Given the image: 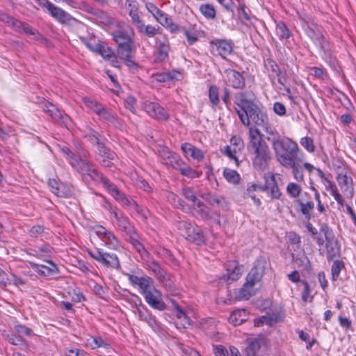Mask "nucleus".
<instances>
[{
    "instance_id": "obj_1",
    "label": "nucleus",
    "mask_w": 356,
    "mask_h": 356,
    "mask_svg": "<svg viewBox=\"0 0 356 356\" xmlns=\"http://www.w3.org/2000/svg\"><path fill=\"white\" fill-rule=\"evenodd\" d=\"M234 108L241 123L246 127H261L266 134L273 136L274 129L270 124L268 115L258 105L247 98L245 92H238L234 97Z\"/></svg>"
},
{
    "instance_id": "obj_2",
    "label": "nucleus",
    "mask_w": 356,
    "mask_h": 356,
    "mask_svg": "<svg viewBox=\"0 0 356 356\" xmlns=\"http://www.w3.org/2000/svg\"><path fill=\"white\" fill-rule=\"evenodd\" d=\"M273 148L277 161L286 168L292 169L294 178L302 176L300 172L301 165L297 162L300 148L297 143L287 137H281L277 134L272 140Z\"/></svg>"
},
{
    "instance_id": "obj_3",
    "label": "nucleus",
    "mask_w": 356,
    "mask_h": 356,
    "mask_svg": "<svg viewBox=\"0 0 356 356\" xmlns=\"http://www.w3.org/2000/svg\"><path fill=\"white\" fill-rule=\"evenodd\" d=\"M61 152L72 167L81 176L90 178L99 176L95 166L89 161L90 154L86 149L81 148L74 154L67 147H63Z\"/></svg>"
},
{
    "instance_id": "obj_4",
    "label": "nucleus",
    "mask_w": 356,
    "mask_h": 356,
    "mask_svg": "<svg viewBox=\"0 0 356 356\" xmlns=\"http://www.w3.org/2000/svg\"><path fill=\"white\" fill-rule=\"evenodd\" d=\"M249 149L255 154L254 165L260 169L264 168L270 159V151L266 142L263 140V134L257 127L249 128Z\"/></svg>"
},
{
    "instance_id": "obj_5",
    "label": "nucleus",
    "mask_w": 356,
    "mask_h": 356,
    "mask_svg": "<svg viewBox=\"0 0 356 356\" xmlns=\"http://www.w3.org/2000/svg\"><path fill=\"white\" fill-rule=\"evenodd\" d=\"M266 261L264 259H257L255 265L246 277V282L238 292L239 299H249L252 295V288L263 277Z\"/></svg>"
},
{
    "instance_id": "obj_6",
    "label": "nucleus",
    "mask_w": 356,
    "mask_h": 356,
    "mask_svg": "<svg viewBox=\"0 0 356 356\" xmlns=\"http://www.w3.org/2000/svg\"><path fill=\"white\" fill-rule=\"evenodd\" d=\"M176 225L180 234L188 241L197 245L204 243L205 238L202 233L199 230H195L188 222L179 220Z\"/></svg>"
},
{
    "instance_id": "obj_7",
    "label": "nucleus",
    "mask_w": 356,
    "mask_h": 356,
    "mask_svg": "<svg viewBox=\"0 0 356 356\" xmlns=\"http://www.w3.org/2000/svg\"><path fill=\"white\" fill-rule=\"evenodd\" d=\"M88 254L94 259L107 268L119 269L120 268V261L115 254L104 252L99 250L88 251Z\"/></svg>"
},
{
    "instance_id": "obj_8",
    "label": "nucleus",
    "mask_w": 356,
    "mask_h": 356,
    "mask_svg": "<svg viewBox=\"0 0 356 356\" xmlns=\"http://www.w3.org/2000/svg\"><path fill=\"white\" fill-rule=\"evenodd\" d=\"M307 35L313 40L320 51L325 52L330 49V44L325 40L321 29L317 24L312 23V26H308L305 30Z\"/></svg>"
},
{
    "instance_id": "obj_9",
    "label": "nucleus",
    "mask_w": 356,
    "mask_h": 356,
    "mask_svg": "<svg viewBox=\"0 0 356 356\" xmlns=\"http://www.w3.org/2000/svg\"><path fill=\"white\" fill-rule=\"evenodd\" d=\"M142 109L149 116L159 120H166L169 115L168 112L157 102L145 100L141 103Z\"/></svg>"
},
{
    "instance_id": "obj_10",
    "label": "nucleus",
    "mask_w": 356,
    "mask_h": 356,
    "mask_svg": "<svg viewBox=\"0 0 356 356\" xmlns=\"http://www.w3.org/2000/svg\"><path fill=\"white\" fill-rule=\"evenodd\" d=\"M45 6L43 9L47 12L53 18L61 24H67L73 19L72 17L63 9L55 6L51 1H44Z\"/></svg>"
},
{
    "instance_id": "obj_11",
    "label": "nucleus",
    "mask_w": 356,
    "mask_h": 356,
    "mask_svg": "<svg viewBox=\"0 0 356 356\" xmlns=\"http://www.w3.org/2000/svg\"><path fill=\"white\" fill-rule=\"evenodd\" d=\"M146 302L153 309L163 311L166 305L162 299L161 292L154 286L143 294Z\"/></svg>"
},
{
    "instance_id": "obj_12",
    "label": "nucleus",
    "mask_w": 356,
    "mask_h": 356,
    "mask_svg": "<svg viewBox=\"0 0 356 356\" xmlns=\"http://www.w3.org/2000/svg\"><path fill=\"white\" fill-rule=\"evenodd\" d=\"M156 59L163 61L168 58L170 51V42L167 36L160 34L155 38Z\"/></svg>"
},
{
    "instance_id": "obj_13",
    "label": "nucleus",
    "mask_w": 356,
    "mask_h": 356,
    "mask_svg": "<svg viewBox=\"0 0 356 356\" xmlns=\"http://www.w3.org/2000/svg\"><path fill=\"white\" fill-rule=\"evenodd\" d=\"M133 43L118 45L117 54L118 57L123 60L125 65L130 69H136V63L134 60Z\"/></svg>"
},
{
    "instance_id": "obj_14",
    "label": "nucleus",
    "mask_w": 356,
    "mask_h": 356,
    "mask_svg": "<svg viewBox=\"0 0 356 356\" xmlns=\"http://www.w3.org/2000/svg\"><path fill=\"white\" fill-rule=\"evenodd\" d=\"M95 232L109 248L115 250L119 246V241L115 236L103 226H97Z\"/></svg>"
},
{
    "instance_id": "obj_15",
    "label": "nucleus",
    "mask_w": 356,
    "mask_h": 356,
    "mask_svg": "<svg viewBox=\"0 0 356 356\" xmlns=\"http://www.w3.org/2000/svg\"><path fill=\"white\" fill-rule=\"evenodd\" d=\"M225 81L228 86L236 89H241L245 86V79L242 74L232 69H227L224 71Z\"/></svg>"
},
{
    "instance_id": "obj_16",
    "label": "nucleus",
    "mask_w": 356,
    "mask_h": 356,
    "mask_svg": "<svg viewBox=\"0 0 356 356\" xmlns=\"http://www.w3.org/2000/svg\"><path fill=\"white\" fill-rule=\"evenodd\" d=\"M127 276L129 281L133 285H136L139 287L142 295L154 287L152 279L147 275L139 277L135 275L127 274Z\"/></svg>"
},
{
    "instance_id": "obj_17",
    "label": "nucleus",
    "mask_w": 356,
    "mask_h": 356,
    "mask_svg": "<svg viewBox=\"0 0 356 356\" xmlns=\"http://www.w3.org/2000/svg\"><path fill=\"white\" fill-rule=\"evenodd\" d=\"M165 165H170L173 168L180 171L181 175L185 177L192 176V169L186 165L179 155L173 153Z\"/></svg>"
},
{
    "instance_id": "obj_18",
    "label": "nucleus",
    "mask_w": 356,
    "mask_h": 356,
    "mask_svg": "<svg viewBox=\"0 0 356 356\" xmlns=\"http://www.w3.org/2000/svg\"><path fill=\"white\" fill-rule=\"evenodd\" d=\"M132 35H134L132 29L125 24L122 26V29L113 33V39L118 45L133 43Z\"/></svg>"
},
{
    "instance_id": "obj_19",
    "label": "nucleus",
    "mask_w": 356,
    "mask_h": 356,
    "mask_svg": "<svg viewBox=\"0 0 356 356\" xmlns=\"http://www.w3.org/2000/svg\"><path fill=\"white\" fill-rule=\"evenodd\" d=\"M47 184L51 192L58 197H67L71 193L70 188L60 179H48Z\"/></svg>"
},
{
    "instance_id": "obj_20",
    "label": "nucleus",
    "mask_w": 356,
    "mask_h": 356,
    "mask_svg": "<svg viewBox=\"0 0 356 356\" xmlns=\"http://www.w3.org/2000/svg\"><path fill=\"white\" fill-rule=\"evenodd\" d=\"M153 17L163 26L169 29L171 32L178 31V25L172 22V19L160 9L155 13Z\"/></svg>"
},
{
    "instance_id": "obj_21",
    "label": "nucleus",
    "mask_w": 356,
    "mask_h": 356,
    "mask_svg": "<svg viewBox=\"0 0 356 356\" xmlns=\"http://www.w3.org/2000/svg\"><path fill=\"white\" fill-rule=\"evenodd\" d=\"M228 281L238 280L242 275L243 266H240L236 261H229L225 264Z\"/></svg>"
},
{
    "instance_id": "obj_22",
    "label": "nucleus",
    "mask_w": 356,
    "mask_h": 356,
    "mask_svg": "<svg viewBox=\"0 0 356 356\" xmlns=\"http://www.w3.org/2000/svg\"><path fill=\"white\" fill-rule=\"evenodd\" d=\"M181 149L185 156H191L197 162L202 161L204 158L202 151L189 143H183L181 146Z\"/></svg>"
},
{
    "instance_id": "obj_23",
    "label": "nucleus",
    "mask_w": 356,
    "mask_h": 356,
    "mask_svg": "<svg viewBox=\"0 0 356 356\" xmlns=\"http://www.w3.org/2000/svg\"><path fill=\"white\" fill-rule=\"evenodd\" d=\"M98 149V159L102 164L104 166L109 167L111 164V161L114 160L115 154L107 149L103 144H99Z\"/></svg>"
},
{
    "instance_id": "obj_24",
    "label": "nucleus",
    "mask_w": 356,
    "mask_h": 356,
    "mask_svg": "<svg viewBox=\"0 0 356 356\" xmlns=\"http://www.w3.org/2000/svg\"><path fill=\"white\" fill-rule=\"evenodd\" d=\"M44 111L49 113L50 116L55 120H60L65 124L70 121V118L52 104L48 103V104H46Z\"/></svg>"
},
{
    "instance_id": "obj_25",
    "label": "nucleus",
    "mask_w": 356,
    "mask_h": 356,
    "mask_svg": "<svg viewBox=\"0 0 356 356\" xmlns=\"http://www.w3.org/2000/svg\"><path fill=\"white\" fill-rule=\"evenodd\" d=\"M48 264H49V266H46L44 265H40L38 264L30 262V265L32 269L34 270L36 273H38L39 275L43 276H49L51 275L53 273L57 271V267L53 262L49 261Z\"/></svg>"
},
{
    "instance_id": "obj_26",
    "label": "nucleus",
    "mask_w": 356,
    "mask_h": 356,
    "mask_svg": "<svg viewBox=\"0 0 356 356\" xmlns=\"http://www.w3.org/2000/svg\"><path fill=\"white\" fill-rule=\"evenodd\" d=\"M327 258L333 259L340 254V245L334 237L326 241Z\"/></svg>"
},
{
    "instance_id": "obj_27",
    "label": "nucleus",
    "mask_w": 356,
    "mask_h": 356,
    "mask_svg": "<svg viewBox=\"0 0 356 356\" xmlns=\"http://www.w3.org/2000/svg\"><path fill=\"white\" fill-rule=\"evenodd\" d=\"M302 170H300V172H302V176H298V178H302L305 176L307 177H315L318 178H322L323 177V172L310 163H305L303 166L301 165Z\"/></svg>"
},
{
    "instance_id": "obj_28",
    "label": "nucleus",
    "mask_w": 356,
    "mask_h": 356,
    "mask_svg": "<svg viewBox=\"0 0 356 356\" xmlns=\"http://www.w3.org/2000/svg\"><path fill=\"white\" fill-rule=\"evenodd\" d=\"M248 316V313L244 309L234 310L231 313L229 321L235 326L239 325L247 320Z\"/></svg>"
},
{
    "instance_id": "obj_29",
    "label": "nucleus",
    "mask_w": 356,
    "mask_h": 356,
    "mask_svg": "<svg viewBox=\"0 0 356 356\" xmlns=\"http://www.w3.org/2000/svg\"><path fill=\"white\" fill-rule=\"evenodd\" d=\"M113 216L116 221L118 222V226L124 231L127 234L132 233L135 230L134 227L130 224L128 218L114 211Z\"/></svg>"
},
{
    "instance_id": "obj_30",
    "label": "nucleus",
    "mask_w": 356,
    "mask_h": 356,
    "mask_svg": "<svg viewBox=\"0 0 356 356\" xmlns=\"http://www.w3.org/2000/svg\"><path fill=\"white\" fill-rule=\"evenodd\" d=\"M213 44L216 47L218 54L222 57L230 54L232 51V46L230 42L222 40L213 42Z\"/></svg>"
},
{
    "instance_id": "obj_31",
    "label": "nucleus",
    "mask_w": 356,
    "mask_h": 356,
    "mask_svg": "<svg viewBox=\"0 0 356 356\" xmlns=\"http://www.w3.org/2000/svg\"><path fill=\"white\" fill-rule=\"evenodd\" d=\"M274 181L275 179H270V181L268 183V186H265V187H260L254 184L251 186V188H253V191H257L259 189L261 191H268L270 188V193L271 197L273 198L278 199L281 195V193Z\"/></svg>"
},
{
    "instance_id": "obj_32",
    "label": "nucleus",
    "mask_w": 356,
    "mask_h": 356,
    "mask_svg": "<svg viewBox=\"0 0 356 356\" xmlns=\"http://www.w3.org/2000/svg\"><path fill=\"white\" fill-rule=\"evenodd\" d=\"M115 200L118 201L122 207H125L128 209H132L137 212H139L137 203L134 200L127 197L124 193H121Z\"/></svg>"
},
{
    "instance_id": "obj_33",
    "label": "nucleus",
    "mask_w": 356,
    "mask_h": 356,
    "mask_svg": "<svg viewBox=\"0 0 356 356\" xmlns=\"http://www.w3.org/2000/svg\"><path fill=\"white\" fill-rule=\"evenodd\" d=\"M3 337L8 340V341L15 346H22L25 344V341L21 335L13 332L8 333L7 331L3 330L2 332Z\"/></svg>"
},
{
    "instance_id": "obj_34",
    "label": "nucleus",
    "mask_w": 356,
    "mask_h": 356,
    "mask_svg": "<svg viewBox=\"0 0 356 356\" xmlns=\"http://www.w3.org/2000/svg\"><path fill=\"white\" fill-rule=\"evenodd\" d=\"M200 11L206 18L209 19H213L216 17V10L214 7L209 4H202L200 6Z\"/></svg>"
},
{
    "instance_id": "obj_35",
    "label": "nucleus",
    "mask_w": 356,
    "mask_h": 356,
    "mask_svg": "<svg viewBox=\"0 0 356 356\" xmlns=\"http://www.w3.org/2000/svg\"><path fill=\"white\" fill-rule=\"evenodd\" d=\"M196 213L203 220L211 218V216L209 214L208 207L204 204H202L200 201L195 203V206L193 207Z\"/></svg>"
},
{
    "instance_id": "obj_36",
    "label": "nucleus",
    "mask_w": 356,
    "mask_h": 356,
    "mask_svg": "<svg viewBox=\"0 0 356 356\" xmlns=\"http://www.w3.org/2000/svg\"><path fill=\"white\" fill-rule=\"evenodd\" d=\"M97 115L101 119L114 124H115L118 120V117L115 114L106 110L104 107L102 108L100 112Z\"/></svg>"
},
{
    "instance_id": "obj_37",
    "label": "nucleus",
    "mask_w": 356,
    "mask_h": 356,
    "mask_svg": "<svg viewBox=\"0 0 356 356\" xmlns=\"http://www.w3.org/2000/svg\"><path fill=\"white\" fill-rule=\"evenodd\" d=\"M172 303L175 306V308L176 309V316L177 318L182 321V326L185 327L186 325H190L191 320L189 317L186 314L184 311L177 303H175V301H173Z\"/></svg>"
},
{
    "instance_id": "obj_38",
    "label": "nucleus",
    "mask_w": 356,
    "mask_h": 356,
    "mask_svg": "<svg viewBox=\"0 0 356 356\" xmlns=\"http://www.w3.org/2000/svg\"><path fill=\"white\" fill-rule=\"evenodd\" d=\"M300 207V211L305 216V217L309 220L311 218L310 212L313 210L314 207V204L313 202H307V203H303L300 200L296 201Z\"/></svg>"
},
{
    "instance_id": "obj_39",
    "label": "nucleus",
    "mask_w": 356,
    "mask_h": 356,
    "mask_svg": "<svg viewBox=\"0 0 356 356\" xmlns=\"http://www.w3.org/2000/svg\"><path fill=\"white\" fill-rule=\"evenodd\" d=\"M344 268V263L340 260H336L333 262L331 268L332 280L337 281L339 278L341 270Z\"/></svg>"
},
{
    "instance_id": "obj_40",
    "label": "nucleus",
    "mask_w": 356,
    "mask_h": 356,
    "mask_svg": "<svg viewBox=\"0 0 356 356\" xmlns=\"http://www.w3.org/2000/svg\"><path fill=\"white\" fill-rule=\"evenodd\" d=\"M276 33L281 39H287L291 36V32L284 22H280L276 26Z\"/></svg>"
},
{
    "instance_id": "obj_41",
    "label": "nucleus",
    "mask_w": 356,
    "mask_h": 356,
    "mask_svg": "<svg viewBox=\"0 0 356 356\" xmlns=\"http://www.w3.org/2000/svg\"><path fill=\"white\" fill-rule=\"evenodd\" d=\"M82 100L84 104L88 108L93 111L97 115L100 112V110L103 107V106L101 104L88 97H83Z\"/></svg>"
},
{
    "instance_id": "obj_42",
    "label": "nucleus",
    "mask_w": 356,
    "mask_h": 356,
    "mask_svg": "<svg viewBox=\"0 0 356 356\" xmlns=\"http://www.w3.org/2000/svg\"><path fill=\"white\" fill-rule=\"evenodd\" d=\"M129 15L131 19L132 23L137 27L139 32L143 31L144 23L138 15V10H130Z\"/></svg>"
},
{
    "instance_id": "obj_43",
    "label": "nucleus",
    "mask_w": 356,
    "mask_h": 356,
    "mask_svg": "<svg viewBox=\"0 0 356 356\" xmlns=\"http://www.w3.org/2000/svg\"><path fill=\"white\" fill-rule=\"evenodd\" d=\"M241 150H238L236 149V147H232V145H227L225 146L222 149V152L227 156L229 158H230L231 159H233L235 161L237 165H238V158H237V154L240 152Z\"/></svg>"
},
{
    "instance_id": "obj_44",
    "label": "nucleus",
    "mask_w": 356,
    "mask_h": 356,
    "mask_svg": "<svg viewBox=\"0 0 356 356\" xmlns=\"http://www.w3.org/2000/svg\"><path fill=\"white\" fill-rule=\"evenodd\" d=\"M104 42L100 40L96 41L95 39H91L88 41L85 42L86 46L92 51L97 53L100 52L102 50V47Z\"/></svg>"
},
{
    "instance_id": "obj_45",
    "label": "nucleus",
    "mask_w": 356,
    "mask_h": 356,
    "mask_svg": "<svg viewBox=\"0 0 356 356\" xmlns=\"http://www.w3.org/2000/svg\"><path fill=\"white\" fill-rule=\"evenodd\" d=\"M209 100L213 106L218 105L220 102L218 95V88L216 86H211L209 91Z\"/></svg>"
},
{
    "instance_id": "obj_46",
    "label": "nucleus",
    "mask_w": 356,
    "mask_h": 356,
    "mask_svg": "<svg viewBox=\"0 0 356 356\" xmlns=\"http://www.w3.org/2000/svg\"><path fill=\"white\" fill-rule=\"evenodd\" d=\"M137 313L140 320L147 323L151 318L152 314L143 305L137 307Z\"/></svg>"
},
{
    "instance_id": "obj_47",
    "label": "nucleus",
    "mask_w": 356,
    "mask_h": 356,
    "mask_svg": "<svg viewBox=\"0 0 356 356\" xmlns=\"http://www.w3.org/2000/svg\"><path fill=\"white\" fill-rule=\"evenodd\" d=\"M102 181L104 186L107 188L115 199L120 195L121 192L118 189L117 186L110 181V179H102Z\"/></svg>"
},
{
    "instance_id": "obj_48",
    "label": "nucleus",
    "mask_w": 356,
    "mask_h": 356,
    "mask_svg": "<svg viewBox=\"0 0 356 356\" xmlns=\"http://www.w3.org/2000/svg\"><path fill=\"white\" fill-rule=\"evenodd\" d=\"M142 33H144L147 37H154L155 35H159L161 33V29L160 27L156 28L152 25H147L145 26L144 24L143 26V31Z\"/></svg>"
},
{
    "instance_id": "obj_49",
    "label": "nucleus",
    "mask_w": 356,
    "mask_h": 356,
    "mask_svg": "<svg viewBox=\"0 0 356 356\" xmlns=\"http://www.w3.org/2000/svg\"><path fill=\"white\" fill-rule=\"evenodd\" d=\"M287 193L293 198L298 197L301 192L300 186L295 183H289L286 187Z\"/></svg>"
},
{
    "instance_id": "obj_50",
    "label": "nucleus",
    "mask_w": 356,
    "mask_h": 356,
    "mask_svg": "<svg viewBox=\"0 0 356 356\" xmlns=\"http://www.w3.org/2000/svg\"><path fill=\"white\" fill-rule=\"evenodd\" d=\"M13 27L17 30H23V31L28 35L35 34V31L32 29L31 26H30L27 24L23 23L17 20L16 21L15 26Z\"/></svg>"
},
{
    "instance_id": "obj_51",
    "label": "nucleus",
    "mask_w": 356,
    "mask_h": 356,
    "mask_svg": "<svg viewBox=\"0 0 356 356\" xmlns=\"http://www.w3.org/2000/svg\"><path fill=\"white\" fill-rule=\"evenodd\" d=\"M300 145L307 149L309 152H314L315 150V146L314 145L313 140L309 137L302 138Z\"/></svg>"
},
{
    "instance_id": "obj_52",
    "label": "nucleus",
    "mask_w": 356,
    "mask_h": 356,
    "mask_svg": "<svg viewBox=\"0 0 356 356\" xmlns=\"http://www.w3.org/2000/svg\"><path fill=\"white\" fill-rule=\"evenodd\" d=\"M274 323L273 319L268 316H263L259 318L254 320V325L259 327L264 325H268L272 326Z\"/></svg>"
},
{
    "instance_id": "obj_53",
    "label": "nucleus",
    "mask_w": 356,
    "mask_h": 356,
    "mask_svg": "<svg viewBox=\"0 0 356 356\" xmlns=\"http://www.w3.org/2000/svg\"><path fill=\"white\" fill-rule=\"evenodd\" d=\"M14 330L18 335H21L22 337L23 335L30 336L32 334L31 329L20 324L15 325Z\"/></svg>"
},
{
    "instance_id": "obj_54",
    "label": "nucleus",
    "mask_w": 356,
    "mask_h": 356,
    "mask_svg": "<svg viewBox=\"0 0 356 356\" xmlns=\"http://www.w3.org/2000/svg\"><path fill=\"white\" fill-rule=\"evenodd\" d=\"M154 79L158 82H166L174 79V76L170 72L158 73L154 75Z\"/></svg>"
},
{
    "instance_id": "obj_55",
    "label": "nucleus",
    "mask_w": 356,
    "mask_h": 356,
    "mask_svg": "<svg viewBox=\"0 0 356 356\" xmlns=\"http://www.w3.org/2000/svg\"><path fill=\"white\" fill-rule=\"evenodd\" d=\"M182 193L187 200L193 202V206L195 207L197 200L193 191L191 188L186 187L183 188Z\"/></svg>"
},
{
    "instance_id": "obj_56",
    "label": "nucleus",
    "mask_w": 356,
    "mask_h": 356,
    "mask_svg": "<svg viewBox=\"0 0 356 356\" xmlns=\"http://www.w3.org/2000/svg\"><path fill=\"white\" fill-rule=\"evenodd\" d=\"M319 232L325 236V241L334 237L332 230L326 224L321 225Z\"/></svg>"
},
{
    "instance_id": "obj_57",
    "label": "nucleus",
    "mask_w": 356,
    "mask_h": 356,
    "mask_svg": "<svg viewBox=\"0 0 356 356\" xmlns=\"http://www.w3.org/2000/svg\"><path fill=\"white\" fill-rule=\"evenodd\" d=\"M159 153L163 163L165 164L174 152L170 151L166 147H162L159 150Z\"/></svg>"
},
{
    "instance_id": "obj_58",
    "label": "nucleus",
    "mask_w": 356,
    "mask_h": 356,
    "mask_svg": "<svg viewBox=\"0 0 356 356\" xmlns=\"http://www.w3.org/2000/svg\"><path fill=\"white\" fill-rule=\"evenodd\" d=\"M184 35L187 39L188 43L190 45L194 44L197 40L198 35L195 31L185 30Z\"/></svg>"
},
{
    "instance_id": "obj_59",
    "label": "nucleus",
    "mask_w": 356,
    "mask_h": 356,
    "mask_svg": "<svg viewBox=\"0 0 356 356\" xmlns=\"http://www.w3.org/2000/svg\"><path fill=\"white\" fill-rule=\"evenodd\" d=\"M126 107L130 110L133 113H135L136 109L134 105L136 102V99L134 97L129 95L127 96L124 99Z\"/></svg>"
},
{
    "instance_id": "obj_60",
    "label": "nucleus",
    "mask_w": 356,
    "mask_h": 356,
    "mask_svg": "<svg viewBox=\"0 0 356 356\" xmlns=\"http://www.w3.org/2000/svg\"><path fill=\"white\" fill-rule=\"evenodd\" d=\"M0 21L7 24L8 26L13 27L17 20L8 16L3 12L0 11Z\"/></svg>"
},
{
    "instance_id": "obj_61",
    "label": "nucleus",
    "mask_w": 356,
    "mask_h": 356,
    "mask_svg": "<svg viewBox=\"0 0 356 356\" xmlns=\"http://www.w3.org/2000/svg\"><path fill=\"white\" fill-rule=\"evenodd\" d=\"M101 49L102 51L100 52H98V54H100L103 58L108 59L111 58H115L112 50L106 47L104 44H103Z\"/></svg>"
},
{
    "instance_id": "obj_62",
    "label": "nucleus",
    "mask_w": 356,
    "mask_h": 356,
    "mask_svg": "<svg viewBox=\"0 0 356 356\" xmlns=\"http://www.w3.org/2000/svg\"><path fill=\"white\" fill-rule=\"evenodd\" d=\"M273 111L274 112L280 115L283 116L286 114V108L284 104L280 102H275L273 105Z\"/></svg>"
},
{
    "instance_id": "obj_63",
    "label": "nucleus",
    "mask_w": 356,
    "mask_h": 356,
    "mask_svg": "<svg viewBox=\"0 0 356 356\" xmlns=\"http://www.w3.org/2000/svg\"><path fill=\"white\" fill-rule=\"evenodd\" d=\"M181 351L183 356H200L199 353L193 348L188 346H182Z\"/></svg>"
},
{
    "instance_id": "obj_64",
    "label": "nucleus",
    "mask_w": 356,
    "mask_h": 356,
    "mask_svg": "<svg viewBox=\"0 0 356 356\" xmlns=\"http://www.w3.org/2000/svg\"><path fill=\"white\" fill-rule=\"evenodd\" d=\"M213 350L216 356H229L227 350L223 346H216Z\"/></svg>"
}]
</instances>
